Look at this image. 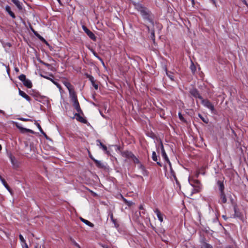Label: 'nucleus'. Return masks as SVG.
<instances>
[{
	"mask_svg": "<svg viewBox=\"0 0 248 248\" xmlns=\"http://www.w3.org/2000/svg\"><path fill=\"white\" fill-rule=\"evenodd\" d=\"M140 14L144 19L147 20L152 24H154L153 16L151 13L147 8H146Z\"/></svg>",
	"mask_w": 248,
	"mask_h": 248,
	"instance_id": "nucleus-2",
	"label": "nucleus"
},
{
	"mask_svg": "<svg viewBox=\"0 0 248 248\" xmlns=\"http://www.w3.org/2000/svg\"><path fill=\"white\" fill-rule=\"evenodd\" d=\"M110 218H111L112 221L114 223V224L115 225V226L116 227H118L119 226V225L116 223V220L114 219L113 216V214L111 213V214L110 215Z\"/></svg>",
	"mask_w": 248,
	"mask_h": 248,
	"instance_id": "nucleus-30",
	"label": "nucleus"
},
{
	"mask_svg": "<svg viewBox=\"0 0 248 248\" xmlns=\"http://www.w3.org/2000/svg\"><path fill=\"white\" fill-rule=\"evenodd\" d=\"M190 68L193 73H194L196 69V66H195L194 63L192 61L191 65L190 66Z\"/></svg>",
	"mask_w": 248,
	"mask_h": 248,
	"instance_id": "nucleus-34",
	"label": "nucleus"
},
{
	"mask_svg": "<svg viewBox=\"0 0 248 248\" xmlns=\"http://www.w3.org/2000/svg\"><path fill=\"white\" fill-rule=\"evenodd\" d=\"M80 114L81 113H76L75 114V116L76 117V119L77 120V121H79V122H81L82 123L87 124V120L86 119V118H83V117H82L80 115Z\"/></svg>",
	"mask_w": 248,
	"mask_h": 248,
	"instance_id": "nucleus-10",
	"label": "nucleus"
},
{
	"mask_svg": "<svg viewBox=\"0 0 248 248\" xmlns=\"http://www.w3.org/2000/svg\"><path fill=\"white\" fill-rule=\"evenodd\" d=\"M94 162L95 163V165L97 167L100 169L105 168V165L100 161H98L96 159H94Z\"/></svg>",
	"mask_w": 248,
	"mask_h": 248,
	"instance_id": "nucleus-16",
	"label": "nucleus"
},
{
	"mask_svg": "<svg viewBox=\"0 0 248 248\" xmlns=\"http://www.w3.org/2000/svg\"><path fill=\"white\" fill-rule=\"evenodd\" d=\"M40 34L39 33H38L37 34H36V36L37 37V38H39V37L40 36Z\"/></svg>",
	"mask_w": 248,
	"mask_h": 248,
	"instance_id": "nucleus-62",
	"label": "nucleus"
},
{
	"mask_svg": "<svg viewBox=\"0 0 248 248\" xmlns=\"http://www.w3.org/2000/svg\"><path fill=\"white\" fill-rule=\"evenodd\" d=\"M160 146H161L162 156H163L164 159L165 160V161L168 163L169 166H170V161L168 157L167 156V155L165 151L163 143L161 141L160 142Z\"/></svg>",
	"mask_w": 248,
	"mask_h": 248,
	"instance_id": "nucleus-6",
	"label": "nucleus"
},
{
	"mask_svg": "<svg viewBox=\"0 0 248 248\" xmlns=\"http://www.w3.org/2000/svg\"><path fill=\"white\" fill-rule=\"evenodd\" d=\"M51 80L55 84H56L58 87L59 88H60L61 87V86L58 84L57 83V82H55L53 79H51Z\"/></svg>",
	"mask_w": 248,
	"mask_h": 248,
	"instance_id": "nucleus-46",
	"label": "nucleus"
},
{
	"mask_svg": "<svg viewBox=\"0 0 248 248\" xmlns=\"http://www.w3.org/2000/svg\"><path fill=\"white\" fill-rule=\"evenodd\" d=\"M139 208H140V210H144V208H143V206L141 205H140Z\"/></svg>",
	"mask_w": 248,
	"mask_h": 248,
	"instance_id": "nucleus-54",
	"label": "nucleus"
},
{
	"mask_svg": "<svg viewBox=\"0 0 248 248\" xmlns=\"http://www.w3.org/2000/svg\"><path fill=\"white\" fill-rule=\"evenodd\" d=\"M136 9L141 13L142 11H143L146 8L143 7L140 4H138L137 5H136Z\"/></svg>",
	"mask_w": 248,
	"mask_h": 248,
	"instance_id": "nucleus-26",
	"label": "nucleus"
},
{
	"mask_svg": "<svg viewBox=\"0 0 248 248\" xmlns=\"http://www.w3.org/2000/svg\"><path fill=\"white\" fill-rule=\"evenodd\" d=\"M170 172L171 175L173 177V178L175 180V181H176V182L178 183V180L176 176L174 171L172 170L171 164H170Z\"/></svg>",
	"mask_w": 248,
	"mask_h": 248,
	"instance_id": "nucleus-23",
	"label": "nucleus"
},
{
	"mask_svg": "<svg viewBox=\"0 0 248 248\" xmlns=\"http://www.w3.org/2000/svg\"><path fill=\"white\" fill-rule=\"evenodd\" d=\"M18 78L23 82L27 78H26V76L24 74H21L18 77Z\"/></svg>",
	"mask_w": 248,
	"mask_h": 248,
	"instance_id": "nucleus-33",
	"label": "nucleus"
},
{
	"mask_svg": "<svg viewBox=\"0 0 248 248\" xmlns=\"http://www.w3.org/2000/svg\"><path fill=\"white\" fill-rule=\"evenodd\" d=\"M41 76H42V77H44V78H46V79H50V78H49L48 77H47V76L45 77V76H43V75H41ZM51 79H50V80H51Z\"/></svg>",
	"mask_w": 248,
	"mask_h": 248,
	"instance_id": "nucleus-57",
	"label": "nucleus"
},
{
	"mask_svg": "<svg viewBox=\"0 0 248 248\" xmlns=\"http://www.w3.org/2000/svg\"><path fill=\"white\" fill-rule=\"evenodd\" d=\"M24 244H25V247H23V248H28V245H27V243H24Z\"/></svg>",
	"mask_w": 248,
	"mask_h": 248,
	"instance_id": "nucleus-55",
	"label": "nucleus"
},
{
	"mask_svg": "<svg viewBox=\"0 0 248 248\" xmlns=\"http://www.w3.org/2000/svg\"><path fill=\"white\" fill-rule=\"evenodd\" d=\"M29 132L31 133V134H34V132L31 129H29Z\"/></svg>",
	"mask_w": 248,
	"mask_h": 248,
	"instance_id": "nucleus-53",
	"label": "nucleus"
},
{
	"mask_svg": "<svg viewBox=\"0 0 248 248\" xmlns=\"http://www.w3.org/2000/svg\"><path fill=\"white\" fill-rule=\"evenodd\" d=\"M217 185L220 191V193L224 192V185L223 182L219 180L217 182Z\"/></svg>",
	"mask_w": 248,
	"mask_h": 248,
	"instance_id": "nucleus-14",
	"label": "nucleus"
},
{
	"mask_svg": "<svg viewBox=\"0 0 248 248\" xmlns=\"http://www.w3.org/2000/svg\"><path fill=\"white\" fill-rule=\"evenodd\" d=\"M85 76L87 78H88L90 80V81L92 83V85L93 86L94 89L95 90H97L98 89V84L97 83H96V80H94V78L92 76L89 75L87 73H85Z\"/></svg>",
	"mask_w": 248,
	"mask_h": 248,
	"instance_id": "nucleus-7",
	"label": "nucleus"
},
{
	"mask_svg": "<svg viewBox=\"0 0 248 248\" xmlns=\"http://www.w3.org/2000/svg\"><path fill=\"white\" fill-rule=\"evenodd\" d=\"M132 160L136 164H139L140 163L139 160L134 155V157H132Z\"/></svg>",
	"mask_w": 248,
	"mask_h": 248,
	"instance_id": "nucleus-38",
	"label": "nucleus"
},
{
	"mask_svg": "<svg viewBox=\"0 0 248 248\" xmlns=\"http://www.w3.org/2000/svg\"><path fill=\"white\" fill-rule=\"evenodd\" d=\"M139 164V167L140 168L142 171H143V174L145 175V173L146 172V171L145 170V167L144 166L141 164L140 163Z\"/></svg>",
	"mask_w": 248,
	"mask_h": 248,
	"instance_id": "nucleus-35",
	"label": "nucleus"
},
{
	"mask_svg": "<svg viewBox=\"0 0 248 248\" xmlns=\"http://www.w3.org/2000/svg\"><path fill=\"white\" fill-rule=\"evenodd\" d=\"M151 34L152 35V38H153L154 40H155V38H154L155 37L154 31H152Z\"/></svg>",
	"mask_w": 248,
	"mask_h": 248,
	"instance_id": "nucleus-49",
	"label": "nucleus"
},
{
	"mask_svg": "<svg viewBox=\"0 0 248 248\" xmlns=\"http://www.w3.org/2000/svg\"><path fill=\"white\" fill-rule=\"evenodd\" d=\"M0 113H4V111L3 110L0 109Z\"/></svg>",
	"mask_w": 248,
	"mask_h": 248,
	"instance_id": "nucleus-64",
	"label": "nucleus"
},
{
	"mask_svg": "<svg viewBox=\"0 0 248 248\" xmlns=\"http://www.w3.org/2000/svg\"><path fill=\"white\" fill-rule=\"evenodd\" d=\"M122 155L124 157L128 158H132V157H134V155L131 152L127 151L123 152L122 153Z\"/></svg>",
	"mask_w": 248,
	"mask_h": 248,
	"instance_id": "nucleus-13",
	"label": "nucleus"
},
{
	"mask_svg": "<svg viewBox=\"0 0 248 248\" xmlns=\"http://www.w3.org/2000/svg\"><path fill=\"white\" fill-rule=\"evenodd\" d=\"M156 163H157V164L159 166H160V167H161V166H162V164H161V163L160 162H157V161H156Z\"/></svg>",
	"mask_w": 248,
	"mask_h": 248,
	"instance_id": "nucleus-51",
	"label": "nucleus"
},
{
	"mask_svg": "<svg viewBox=\"0 0 248 248\" xmlns=\"http://www.w3.org/2000/svg\"><path fill=\"white\" fill-rule=\"evenodd\" d=\"M35 124L37 125V127L38 128V129H39L40 131L41 132V133H43V129H42L40 125L39 124L37 123H35Z\"/></svg>",
	"mask_w": 248,
	"mask_h": 248,
	"instance_id": "nucleus-41",
	"label": "nucleus"
},
{
	"mask_svg": "<svg viewBox=\"0 0 248 248\" xmlns=\"http://www.w3.org/2000/svg\"><path fill=\"white\" fill-rule=\"evenodd\" d=\"M220 198L222 203H225L227 202V198L224 192L220 193Z\"/></svg>",
	"mask_w": 248,
	"mask_h": 248,
	"instance_id": "nucleus-22",
	"label": "nucleus"
},
{
	"mask_svg": "<svg viewBox=\"0 0 248 248\" xmlns=\"http://www.w3.org/2000/svg\"><path fill=\"white\" fill-rule=\"evenodd\" d=\"M123 199L124 202L129 206H130L133 204V202H132L128 201L124 198Z\"/></svg>",
	"mask_w": 248,
	"mask_h": 248,
	"instance_id": "nucleus-39",
	"label": "nucleus"
},
{
	"mask_svg": "<svg viewBox=\"0 0 248 248\" xmlns=\"http://www.w3.org/2000/svg\"><path fill=\"white\" fill-rule=\"evenodd\" d=\"M199 191L197 189L194 188L192 186L191 187L187 188L186 191V193L187 196H192L194 193H197Z\"/></svg>",
	"mask_w": 248,
	"mask_h": 248,
	"instance_id": "nucleus-9",
	"label": "nucleus"
},
{
	"mask_svg": "<svg viewBox=\"0 0 248 248\" xmlns=\"http://www.w3.org/2000/svg\"><path fill=\"white\" fill-rule=\"evenodd\" d=\"M70 240L73 245H74L76 247H78V248H81L80 246L73 239L71 238Z\"/></svg>",
	"mask_w": 248,
	"mask_h": 248,
	"instance_id": "nucleus-37",
	"label": "nucleus"
},
{
	"mask_svg": "<svg viewBox=\"0 0 248 248\" xmlns=\"http://www.w3.org/2000/svg\"><path fill=\"white\" fill-rule=\"evenodd\" d=\"M93 54L95 57H96V56H98L97 54L94 51L93 52Z\"/></svg>",
	"mask_w": 248,
	"mask_h": 248,
	"instance_id": "nucleus-58",
	"label": "nucleus"
},
{
	"mask_svg": "<svg viewBox=\"0 0 248 248\" xmlns=\"http://www.w3.org/2000/svg\"><path fill=\"white\" fill-rule=\"evenodd\" d=\"M34 35L36 36V34H38V32L37 31H34Z\"/></svg>",
	"mask_w": 248,
	"mask_h": 248,
	"instance_id": "nucleus-63",
	"label": "nucleus"
},
{
	"mask_svg": "<svg viewBox=\"0 0 248 248\" xmlns=\"http://www.w3.org/2000/svg\"><path fill=\"white\" fill-rule=\"evenodd\" d=\"M19 119L20 120H21V121H24V122L31 121V119H26V118H20Z\"/></svg>",
	"mask_w": 248,
	"mask_h": 248,
	"instance_id": "nucleus-42",
	"label": "nucleus"
},
{
	"mask_svg": "<svg viewBox=\"0 0 248 248\" xmlns=\"http://www.w3.org/2000/svg\"><path fill=\"white\" fill-rule=\"evenodd\" d=\"M190 93L195 98H198L202 100V97L200 94L199 91L196 89H192L190 90Z\"/></svg>",
	"mask_w": 248,
	"mask_h": 248,
	"instance_id": "nucleus-8",
	"label": "nucleus"
},
{
	"mask_svg": "<svg viewBox=\"0 0 248 248\" xmlns=\"http://www.w3.org/2000/svg\"><path fill=\"white\" fill-rule=\"evenodd\" d=\"M96 57L102 63L104 64V62L103 61V60L98 55V56H96Z\"/></svg>",
	"mask_w": 248,
	"mask_h": 248,
	"instance_id": "nucleus-45",
	"label": "nucleus"
},
{
	"mask_svg": "<svg viewBox=\"0 0 248 248\" xmlns=\"http://www.w3.org/2000/svg\"><path fill=\"white\" fill-rule=\"evenodd\" d=\"M155 212L156 214V215L159 221L161 222H162L163 220V215H162L160 211L158 209H156L155 211Z\"/></svg>",
	"mask_w": 248,
	"mask_h": 248,
	"instance_id": "nucleus-18",
	"label": "nucleus"
},
{
	"mask_svg": "<svg viewBox=\"0 0 248 248\" xmlns=\"http://www.w3.org/2000/svg\"><path fill=\"white\" fill-rule=\"evenodd\" d=\"M0 180L1 181L2 183L4 185V186L7 188V189L11 192V189L8 185L7 184L6 181L0 175Z\"/></svg>",
	"mask_w": 248,
	"mask_h": 248,
	"instance_id": "nucleus-19",
	"label": "nucleus"
},
{
	"mask_svg": "<svg viewBox=\"0 0 248 248\" xmlns=\"http://www.w3.org/2000/svg\"><path fill=\"white\" fill-rule=\"evenodd\" d=\"M152 159L155 161H157V156L155 152H153L152 153Z\"/></svg>",
	"mask_w": 248,
	"mask_h": 248,
	"instance_id": "nucleus-36",
	"label": "nucleus"
},
{
	"mask_svg": "<svg viewBox=\"0 0 248 248\" xmlns=\"http://www.w3.org/2000/svg\"><path fill=\"white\" fill-rule=\"evenodd\" d=\"M82 28L83 31L86 32V33L91 39H92L93 41L96 40V37L93 32L89 30L85 25H82Z\"/></svg>",
	"mask_w": 248,
	"mask_h": 248,
	"instance_id": "nucleus-4",
	"label": "nucleus"
},
{
	"mask_svg": "<svg viewBox=\"0 0 248 248\" xmlns=\"http://www.w3.org/2000/svg\"><path fill=\"white\" fill-rule=\"evenodd\" d=\"M44 136V137L46 138V139H48V137L47 136V135L46 134V133H45L44 131H43V133H41Z\"/></svg>",
	"mask_w": 248,
	"mask_h": 248,
	"instance_id": "nucleus-48",
	"label": "nucleus"
},
{
	"mask_svg": "<svg viewBox=\"0 0 248 248\" xmlns=\"http://www.w3.org/2000/svg\"><path fill=\"white\" fill-rule=\"evenodd\" d=\"M103 248H109L108 246H103Z\"/></svg>",
	"mask_w": 248,
	"mask_h": 248,
	"instance_id": "nucleus-60",
	"label": "nucleus"
},
{
	"mask_svg": "<svg viewBox=\"0 0 248 248\" xmlns=\"http://www.w3.org/2000/svg\"><path fill=\"white\" fill-rule=\"evenodd\" d=\"M19 239H20V240L21 241V242H22L23 243H26V241H25V239H24L23 236L21 234H20L19 235Z\"/></svg>",
	"mask_w": 248,
	"mask_h": 248,
	"instance_id": "nucleus-40",
	"label": "nucleus"
},
{
	"mask_svg": "<svg viewBox=\"0 0 248 248\" xmlns=\"http://www.w3.org/2000/svg\"><path fill=\"white\" fill-rule=\"evenodd\" d=\"M16 127L19 129L21 132H22L23 133H24V132H29V129H27V128H24L23 127H21L19 125H18L17 124H16Z\"/></svg>",
	"mask_w": 248,
	"mask_h": 248,
	"instance_id": "nucleus-28",
	"label": "nucleus"
},
{
	"mask_svg": "<svg viewBox=\"0 0 248 248\" xmlns=\"http://www.w3.org/2000/svg\"><path fill=\"white\" fill-rule=\"evenodd\" d=\"M198 116L201 119V120L205 124H208L209 122L208 118L205 116V117H203L201 114H198Z\"/></svg>",
	"mask_w": 248,
	"mask_h": 248,
	"instance_id": "nucleus-25",
	"label": "nucleus"
},
{
	"mask_svg": "<svg viewBox=\"0 0 248 248\" xmlns=\"http://www.w3.org/2000/svg\"><path fill=\"white\" fill-rule=\"evenodd\" d=\"M89 155L90 157L94 161V159H95L93 157V156L91 155L90 152H89Z\"/></svg>",
	"mask_w": 248,
	"mask_h": 248,
	"instance_id": "nucleus-47",
	"label": "nucleus"
},
{
	"mask_svg": "<svg viewBox=\"0 0 248 248\" xmlns=\"http://www.w3.org/2000/svg\"><path fill=\"white\" fill-rule=\"evenodd\" d=\"M233 210H234V214L233 215V217H240L241 216V213L239 211V210L237 208V205L236 204L233 205Z\"/></svg>",
	"mask_w": 248,
	"mask_h": 248,
	"instance_id": "nucleus-12",
	"label": "nucleus"
},
{
	"mask_svg": "<svg viewBox=\"0 0 248 248\" xmlns=\"http://www.w3.org/2000/svg\"><path fill=\"white\" fill-rule=\"evenodd\" d=\"M97 141L99 143L100 146L102 148V149L105 151H107V147L106 145L103 144L100 140H97Z\"/></svg>",
	"mask_w": 248,
	"mask_h": 248,
	"instance_id": "nucleus-31",
	"label": "nucleus"
},
{
	"mask_svg": "<svg viewBox=\"0 0 248 248\" xmlns=\"http://www.w3.org/2000/svg\"><path fill=\"white\" fill-rule=\"evenodd\" d=\"M5 10L6 11V12H8V13L10 15V16L13 18H16V16H15V14L11 10V8L9 6L7 5L5 7Z\"/></svg>",
	"mask_w": 248,
	"mask_h": 248,
	"instance_id": "nucleus-17",
	"label": "nucleus"
},
{
	"mask_svg": "<svg viewBox=\"0 0 248 248\" xmlns=\"http://www.w3.org/2000/svg\"><path fill=\"white\" fill-rule=\"evenodd\" d=\"M23 83L24 85L28 88H31L32 87V83L28 79H26Z\"/></svg>",
	"mask_w": 248,
	"mask_h": 248,
	"instance_id": "nucleus-20",
	"label": "nucleus"
},
{
	"mask_svg": "<svg viewBox=\"0 0 248 248\" xmlns=\"http://www.w3.org/2000/svg\"><path fill=\"white\" fill-rule=\"evenodd\" d=\"M70 98L73 102V106L76 109L78 113L83 114L82 111L80 108V105L78 100L77 94H73V96L70 97Z\"/></svg>",
	"mask_w": 248,
	"mask_h": 248,
	"instance_id": "nucleus-1",
	"label": "nucleus"
},
{
	"mask_svg": "<svg viewBox=\"0 0 248 248\" xmlns=\"http://www.w3.org/2000/svg\"><path fill=\"white\" fill-rule=\"evenodd\" d=\"M19 94L22 96L23 98H25L27 100L30 101L31 97L27 95L26 93H25L23 91L19 90Z\"/></svg>",
	"mask_w": 248,
	"mask_h": 248,
	"instance_id": "nucleus-15",
	"label": "nucleus"
},
{
	"mask_svg": "<svg viewBox=\"0 0 248 248\" xmlns=\"http://www.w3.org/2000/svg\"><path fill=\"white\" fill-rule=\"evenodd\" d=\"M179 118L180 119L181 121L185 123H187V121L186 120V119L184 118L181 113L179 112L178 113Z\"/></svg>",
	"mask_w": 248,
	"mask_h": 248,
	"instance_id": "nucleus-32",
	"label": "nucleus"
},
{
	"mask_svg": "<svg viewBox=\"0 0 248 248\" xmlns=\"http://www.w3.org/2000/svg\"><path fill=\"white\" fill-rule=\"evenodd\" d=\"M15 70L16 72H18L19 71V69H18L17 67H15Z\"/></svg>",
	"mask_w": 248,
	"mask_h": 248,
	"instance_id": "nucleus-52",
	"label": "nucleus"
},
{
	"mask_svg": "<svg viewBox=\"0 0 248 248\" xmlns=\"http://www.w3.org/2000/svg\"><path fill=\"white\" fill-rule=\"evenodd\" d=\"M211 0V1H212L213 3H214V4H215V3H216V1H215V0Z\"/></svg>",
	"mask_w": 248,
	"mask_h": 248,
	"instance_id": "nucleus-61",
	"label": "nucleus"
},
{
	"mask_svg": "<svg viewBox=\"0 0 248 248\" xmlns=\"http://www.w3.org/2000/svg\"><path fill=\"white\" fill-rule=\"evenodd\" d=\"M40 41H41L42 42L43 41H45V39L42 37L41 36V35H40V36L39 37V38H38Z\"/></svg>",
	"mask_w": 248,
	"mask_h": 248,
	"instance_id": "nucleus-44",
	"label": "nucleus"
},
{
	"mask_svg": "<svg viewBox=\"0 0 248 248\" xmlns=\"http://www.w3.org/2000/svg\"><path fill=\"white\" fill-rule=\"evenodd\" d=\"M222 217L224 218L225 220H226L228 218V217L225 215H223Z\"/></svg>",
	"mask_w": 248,
	"mask_h": 248,
	"instance_id": "nucleus-50",
	"label": "nucleus"
},
{
	"mask_svg": "<svg viewBox=\"0 0 248 248\" xmlns=\"http://www.w3.org/2000/svg\"><path fill=\"white\" fill-rule=\"evenodd\" d=\"M12 1L16 6L19 10L22 9V7L18 0H12Z\"/></svg>",
	"mask_w": 248,
	"mask_h": 248,
	"instance_id": "nucleus-24",
	"label": "nucleus"
},
{
	"mask_svg": "<svg viewBox=\"0 0 248 248\" xmlns=\"http://www.w3.org/2000/svg\"><path fill=\"white\" fill-rule=\"evenodd\" d=\"M201 100L202 101V103L204 106L210 109L213 113L216 114V110L214 108V106L210 101L207 99H203V98L202 100Z\"/></svg>",
	"mask_w": 248,
	"mask_h": 248,
	"instance_id": "nucleus-3",
	"label": "nucleus"
},
{
	"mask_svg": "<svg viewBox=\"0 0 248 248\" xmlns=\"http://www.w3.org/2000/svg\"><path fill=\"white\" fill-rule=\"evenodd\" d=\"M64 85L66 86L69 92L70 97L73 96V94H76L74 91L73 86L68 82H64Z\"/></svg>",
	"mask_w": 248,
	"mask_h": 248,
	"instance_id": "nucleus-5",
	"label": "nucleus"
},
{
	"mask_svg": "<svg viewBox=\"0 0 248 248\" xmlns=\"http://www.w3.org/2000/svg\"><path fill=\"white\" fill-rule=\"evenodd\" d=\"M39 62L42 64L46 66L48 69H50L51 70H53V67L50 64L46 63L42 60H40Z\"/></svg>",
	"mask_w": 248,
	"mask_h": 248,
	"instance_id": "nucleus-27",
	"label": "nucleus"
},
{
	"mask_svg": "<svg viewBox=\"0 0 248 248\" xmlns=\"http://www.w3.org/2000/svg\"><path fill=\"white\" fill-rule=\"evenodd\" d=\"M167 73V75H168V76L172 80H173V77L171 75V74H168V73H167V72H166Z\"/></svg>",
	"mask_w": 248,
	"mask_h": 248,
	"instance_id": "nucleus-43",
	"label": "nucleus"
},
{
	"mask_svg": "<svg viewBox=\"0 0 248 248\" xmlns=\"http://www.w3.org/2000/svg\"><path fill=\"white\" fill-rule=\"evenodd\" d=\"M9 158L11 162L14 167H18V162L16 159V157L13 156L11 154L9 155Z\"/></svg>",
	"mask_w": 248,
	"mask_h": 248,
	"instance_id": "nucleus-11",
	"label": "nucleus"
},
{
	"mask_svg": "<svg viewBox=\"0 0 248 248\" xmlns=\"http://www.w3.org/2000/svg\"><path fill=\"white\" fill-rule=\"evenodd\" d=\"M201 248H213L212 247L209 245V244L206 243V242H204L202 247Z\"/></svg>",
	"mask_w": 248,
	"mask_h": 248,
	"instance_id": "nucleus-29",
	"label": "nucleus"
},
{
	"mask_svg": "<svg viewBox=\"0 0 248 248\" xmlns=\"http://www.w3.org/2000/svg\"><path fill=\"white\" fill-rule=\"evenodd\" d=\"M42 42L45 43L47 46L49 45V44L47 43V42L46 40H45V41H43Z\"/></svg>",
	"mask_w": 248,
	"mask_h": 248,
	"instance_id": "nucleus-56",
	"label": "nucleus"
},
{
	"mask_svg": "<svg viewBox=\"0 0 248 248\" xmlns=\"http://www.w3.org/2000/svg\"><path fill=\"white\" fill-rule=\"evenodd\" d=\"M243 2H244V3L246 5L248 6V5L247 4V2H246V1L245 0H244Z\"/></svg>",
	"mask_w": 248,
	"mask_h": 248,
	"instance_id": "nucleus-59",
	"label": "nucleus"
},
{
	"mask_svg": "<svg viewBox=\"0 0 248 248\" xmlns=\"http://www.w3.org/2000/svg\"><path fill=\"white\" fill-rule=\"evenodd\" d=\"M80 219L81 220V221L82 222H83V223H84L86 225H88L89 226H90L91 227H94L93 224L91 223V222H90L89 221H88L87 220H86V219L83 218L81 217H80Z\"/></svg>",
	"mask_w": 248,
	"mask_h": 248,
	"instance_id": "nucleus-21",
	"label": "nucleus"
}]
</instances>
